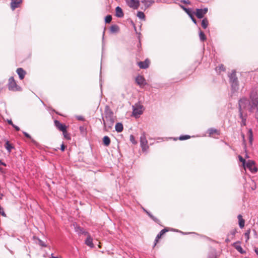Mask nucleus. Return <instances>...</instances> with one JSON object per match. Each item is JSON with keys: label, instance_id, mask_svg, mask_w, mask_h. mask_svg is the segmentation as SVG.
I'll use <instances>...</instances> for the list:
<instances>
[{"label": "nucleus", "instance_id": "nucleus-1", "mask_svg": "<svg viewBox=\"0 0 258 258\" xmlns=\"http://www.w3.org/2000/svg\"><path fill=\"white\" fill-rule=\"evenodd\" d=\"M251 104V100L249 101L245 97L241 98L239 101V116L241 119L240 124L242 126L246 125V124L247 114L245 110L248 109L250 112H252Z\"/></svg>", "mask_w": 258, "mask_h": 258}, {"label": "nucleus", "instance_id": "nucleus-2", "mask_svg": "<svg viewBox=\"0 0 258 258\" xmlns=\"http://www.w3.org/2000/svg\"><path fill=\"white\" fill-rule=\"evenodd\" d=\"M103 121L106 130L111 128L114 121L113 113L111 112H106L105 116L103 117Z\"/></svg>", "mask_w": 258, "mask_h": 258}, {"label": "nucleus", "instance_id": "nucleus-3", "mask_svg": "<svg viewBox=\"0 0 258 258\" xmlns=\"http://www.w3.org/2000/svg\"><path fill=\"white\" fill-rule=\"evenodd\" d=\"M144 111V107L140 103H136L133 106V115L137 118L141 115Z\"/></svg>", "mask_w": 258, "mask_h": 258}, {"label": "nucleus", "instance_id": "nucleus-4", "mask_svg": "<svg viewBox=\"0 0 258 258\" xmlns=\"http://www.w3.org/2000/svg\"><path fill=\"white\" fill-rule=\"evenodd\" d=\"M9 89L12 91H20L21 87L18 86L13 77L10 78L9 80Z\"/></svg>", "mask_w": 258, "mask_h": 258}, {"label": "nucleus", "instance_id": "nucleus-5", "mask_svg": "<svg viewBox=\"0 0 258 258\" xmlns=\"http://www.w3.org/2000/svg\"><path fill=\"white\" fill-rule=\"evenodd\" d=\"M140 143L142 150L143 151H146L149 148V146L148 145V141L146 139V134L145 132H143L142 134L140 137Z\"/></svg>", "mask_w": 258, "mask_h": 258}, {"label": "nucleus", "instance_id": "nucleus-6", "mask_svg": "<svg viewBox=\"0 0 258 258\" xmlns=\"http://www.w3.org/2000/svg\"><path fill=\"white\" fill-rule=\"evenodd\" d=\"M247 168L252 173H256L257 171V168L255 165V162L249 160L245 164V168Z\"/></svg>", "mask_w": 258, "mask_h": 258}, {"label": "nucleus", "instance_id": "nucleus-7", "mask_svg": "<svg viewBox=\"0 0 258 258\" xmlns=\"http://www.w3.org/2000/svg\"><path fill=\"white\" fill-rule=\"evenodd\" d=\"M126 3L131 8L138 9L140 6L139 0H125Z\"/></svg>", "mask_w": 258, "mask_h": 258}, {"label": "nucleus", "instance_id": "nucleus-8", "mask_svg": "<svg viewBox=\"0 0 258 258\" xmlns=\"http://www.w3.org/2000/svg\"><path fill=\"white\" fill-rule=\"evenodd\" d=\"M207 12L208 8L197 9L196 10V15L198 18L201 19L203 18L204 15L207 13Z\"/></svg>", "mask_w": 258, "mask_h": 258}, {"label": "nucleus", "instance_id": "nucleus-9", "mask_svg": "<svg viewBox=\"0 0 258 258\" xmlns=\"http://www.w3.org/2000/svg\"><path fill=\"white\" fill-rule=\"evenodd\" d=\"M136 82L141 87H143L146 84V80L142 76L140 75L136 78Z\"/></svg>", "mask_w": 258, "mask_h": 258}, {"label": "nucleus", "instance_id": "nucleus-10", "mask_svg": "<svg viewBox=\"0 0 258 258\" xmlns=\"http://www.w3.org/2000/svg\"><path fill=\"white\" fill-rule=\"evenodd\" d=\"M54 124L56 127L60 131L62 132L63 133H65L64 131H66V126L59 121L55 120L54 121Z\"/></svg>", "mask_w": 258, "mask_h": 258}, {"label": "nucleus", "instance_id": "nucleus-11", "mask_svg": "<svg viewBox=\"0 0 258 258\" xmlns=\"http://www.w3.org/2000/svg\"><path fill=\"white\" fill-rule=\"evenodd\" d=\"M22 3V1H18V0H12L11 3V7L13 11H14L16 8L19 7L20 4Z\"/></svg>", "mask_w": 258, "mask_h": 258}, {"label": "nucleus", "instance_id": "nucleus-12", "mask_svg": "<svg viewBox=\"0 0 258 258\" xmlns=\"http://www.w3.org/2000/svg\"><path fill=\"white\" fill-rule=\"evenodd\" d=\"M150 61L146 59L144 61H140L138 62V66L141 69H147L149 67Z\"/></svg>", "mask_w": 258, "mask_h": 258}, {"label": "nucleus", "instance_id": "nucleus-13", "mask_svg": "<svg viewBox=\"0 0 258 258\" xmlns=\"http://www.w3.org/2000/svg\"><path fill=\"white\" fill-rule=\"evenodd\" d=\"M231 86L232 90L233 92L237 91L238 90V80L230 81Z\"/></svg>", "mask_w": 258, "mask_h": 258}, {"label": "nucleus", "instance_id": "nucleus-14", "mask_svg": "<svg viewBox=\"0 0 258 258\" xmlns=\"http://www.w3.org/2000/svg\"><path fill=\"white\" fill-rule=\"evenodd\" d=\"M17 73L19 75V78L21 80H22L25 77L26 75L25 71L22 68H18L17 70Z\"/></svg>", "mask_w": 258, "mask_h": 258}, {"label": "nucleus", "instance_id": "nucleus-15", "mask_svg": "<svg viewBox=\"0 0 258 258\" xmlns=\"http://www.w3.org/2000/svg\"><path fill=\"white\" fill-rule=\"evenodd\" d=\"M115 15L118 18H122L123 17L124 14L123 11L119 7H117L115 9Z\"/></svg>", "mask_w": 258, "mask_h": 258}, {"label": "nucleus", "instance_id": "nucleus-16", "mask_svg": "<svg viewBox=\"0 0 258 258\" xmlns=\"http://www.w3.org/2000/svg\"><path fill=\"white\" fill-rule=\"evenodd\" d=\"M86 245L90 246V247H93L94 244L93 243V239L91 238L90 235H88L85 241Z\"/></svg>", "mask_w": 258, "mask_h": 258}, {"label": "nucleus", "instance_id": "nucleus-17", "mask_svg": "<svg viewBox=\"0 0 258 258\" xmlns=\"http://www.w3.org/2000/svg\"><path fill=\"white\" fill-rule=\"evenodd\" d=\"M238 224L240 228H243L245 224V220L242 218L241 215L239 214L237 216Z\"/></svg>", "mask_w": 258, "mask_h": 258}, {"label": "nucleus", "instance_id": "nucleus-18", "mask_svg": "<svg viewBox=\"0 0 258 258\" xmlns=\"http://www.w3.org/2000/svg\"><path fill=\"white\" fill-rule=\"evenodd\" d=\"M234 247L235 249L240 253H244L245 251L243 250L241 246L240 245L239 242H235L234 243Z\"/></svg>", "mask_w": 258, "mask_h": 258}, {"label": "nucleus", "instance_id": "nucleus-19", "mask_svg": "<svg viewBox=\"0 0 258 258\" xmlns=\"http://www.w3.org/2000/svg\"><path fill=\"white\" fill-rule=\"evenodd\" d=\"M141 2L145 5L146 8H148L154 3V1L152 0H142Z\"/></svg>", "mask_w": 258, "mask_h": 258}, {"label": "nucleus", "instance_id": "nucleus-20", "mask_svg": "<svg viewBox=\"0 0 258 258\" xmlns=\"http://www.w3.org/2000/svg\"><path fill=\"white\" fill-rule=\"evenodd\" d=\"M115 130L118 133L121 132L123 130V125L121 123L118 122L115 124Z\"/></svg>", "mask_w": 258, "mask_h": 258}, {"label": "nucleus", "instance_id": "nucleus-21", "mask_svg": "<svg viewBox=\"0 0 258 258\" xmlns=\"http://www.w3.org/2000/svg\"><path fill=\"white\" fill-rule=\"evenodd\" d=\"M230 81L234 80L237 81V78L236 77V72L235 71H232L231 73L229 75Z\"/></svg>", "mask_w": 258, "mask_h": 258}, {"label": "nucleus", "instance_id": "nucleus-22", "mask_svg": "<svg viewBox=\"0 0 258 258\" xmlns=\"http://www.w3.org/2000/svg\"><path fill=\"white\" fill-rule=\"evenodd\" d=\"M103 142L105 146H108L110 143V140L108 136H104L103 139Z\"/></svg>", "mask_w": 258, "mask_h": 258}, {"label": "nucleus", "instance_id": "nucleus-23", "mask_svg": "<svg viewBox=\"0 0 258 258\" xmlns=\"http://www.w3.org/2000/svg\"><path fill=\"white\" fill-rule=\"evenodd\" d=\"M167 231V230L166 229H162L160 233L157 235L155 239V241L157 242L159 238L161 237L162 235H163Z\"/></svg>", "mask_w": 258, "mask_h": 258}, {"label": "nucleus", "instance_id": "nucleus-24", "mask_svg": "<svg viewBox=\"0 0 258 258\" xmlns=\"http://www.w3.org/2000/svg\"><path fill=\"white\" fill-rule=\"evenodd\" d=\"M248 139L249 143L251 145L253 141V134L251 129H249L248 132Z\"/></svg>", "mask_w": 258, "mask_h": 258}, {"label": "nucleus", "instance_id": "nucleus-25", "mask_svg": "<svg viewBox=\"0 0 258 258\" xmlns=\"http://www.w3.org/2000/svg\"><path fill=\"white\" fill-rule=\"evenodd\" d=\"M208 133L210 136H211L213 134H217V135H219V131L215 128H211L208 130Z\"/></svg>", "mask_w": 258, "mask_h": 258}, {"label": "nucleus", "instance_id": "nucleus-26", "mask_svg": "<svg viewBox=\"0 0 258 258\" xmlns=\"http://www.w3.org/2000/svg\"><path fill=\"white\" fill-rule=\"evenodd\" d=\"M208 26V21L207 18H204L202 21V26L204 29H206Z\"/></svg>", "mask_w": 258, "mask_h": 258}, {"label": "nucleus", "instance_id": "nucleus-27", "mask_svg": "<svg viewBox=\"0 0 258 258\" xmlns=\"http://www.w3.org/2000/svg\"><path fill=\"white\" fill-rule=\"evenodd\" d=\"M119 30V27L116 25H114L111 26L110 31L112 33H115L118 32Z\"/></svg>", "mask_w": 258, "mask_h": 258}, {"label": "nucleus", "instance_id": "nucleus-28", "mask_svg": "<svg viewBox=\"0 0 258 258\" xmlns=\"http://www.w3.org/2000/svg\"><path fill=\"white\" fill-rule=\"evenodd\" d=\"M199 37L201 41H204L206 39V37L203 32L200 31L199 32Z\"/></svg>", "mask_w": 258, "mask_h": 258}, {"label": "nucleus", "instance_id": "nucleus-29", "mask_svg": "<svg viewBox=\"0 0 258 258\" xmlns=\"http://www.w3.org/2000/svg\"><path fill=\"white\" fill-rule=\"evenodd\" d=\"M5 147L9 152L11 151V150L13 148V147L7 141L5 144Z\"/></svg>", "mask_w": 258, "mask_h": 258}, {"label": "nucleus", "instance_id": "nucleus-30", "mask_svg": "<svg viewBox=\"0 0 258 258\" xmlns=\"http://www.w3.org/2000/svg\"><path fill=\"white\" fill-rule=\"evenodd\" d=\"M238 158H239V161L242 163V166H243V168H244V169L245 170V164H246V162L245 161V159H244L242 157V156L240 155L238 156Z\"/></svg>", "mask_w": 258, "mask_h": 258}, {"label": "nucleus", "instance_id": "nucleus-31", "mask_svg": "<svg viewBox=\"0 0 258 258\" xmlns=\"http://www.w3.org/2000/svg\"><path fill=\"white\" fill-rule=\"evenodd\" d=\"M23 133L26 137L31 140L32 142H33L35 144H37V142L31 138V137L27 133L25 132H23Z\"/></svg>", "mask_w": 258, "mask_h": 258}, {"label": "nucleus", "instance_id": "nucleus-32", "mask_svg": "<svg viewBox=\"0 0 258 258\" xmlns=\"http://www.w3.org/2000/svg\"><path fill=\"white\" fill-rule=\"evenodd\" d=\"M137 16L140 19H145V16L143 12H138L137 13Z\"/></svg>", "mask_w": 258, "mask_h": 258}, {"label": "nucleus", "instance_id": "nucleus-33", "mask_svg": "<svg viewBox=\"0 0 258 258\" xmlns=\"http://www.w3.org/2000/svg\"><path fill=\"white\" fill-rule=\"evenodd\" d=\"M250 232V230L248 229L244 233V236L246 238V241H247L249 239Z\"/></svg>", "mask_w": 258, "mask_h": 258}, {"label": "nucleus", "instance_id": "nucleus-34", "mask_svg": "<svg viewBox=\"0 0 258 258\" xmlns=\"http://www.w3.org/2000/svg\"><path fill=\"white\" fill-rule=\"evenodd\" d=\"M112 20L111 15H107L105 18V21L106 23H109Z\"/></svg>", "mask_w": 258, "mask_h": 258}, {"label": "nucleus", "instance_id": "nucleus-35", "mask_svg": "<svg viewBox=\"0 0 258 258\" xmlns=\"http://www.w3.org/2000/svg\"><path fill=\"white\" fill-rule=\"evenodd\" d=\"M216 70L217 72L220 73L221 71H224V68L223 65H220L219 67H217Z\"/></svg>", "mask_w": 258, "mask_h": 258}, {"label": "nucleus", "instance_id": "nucleus-36", "mask_svg": "<svg viewBox=\"0 0 258 258\" xmlns=\"http://www.w3.org/2000/svg\"><path fill=\"white\" fill-rule=\"evenodd\" d=\"M190 138V136L188 135L181 136L179 137L180 140H184Z\"/></svg>", "mask_w": 258, "mask_h": 258}, {"label": "nucleus", "instance_id": "nucleus-37", "mask_svg": "<svg viewBox=\"0 0 258 258\" xmlns=\"http://www.w3.org/2000/svg\"><path fill=\"white\" fill-rule=\"evenodd\" d=\"M130 141L134 144H136L137 143V142L135 141L134 137L133 135L130 136Z\"/></svg>", "mask_w": 258, "mask_h": 258}, {"label": "nucleus", "instance_id": "nucleus-38", "mask_svg": "<svg viewBox=\"0 0 258 258\" xmlns=\"http://www.w3.org/2000/svg\"><path fill=\"white\" fill-rule=\"evenodd\" d=\"M38 243L40 245L43 246V247H46V245L45 244V243L42 241L41 240H39Z\"/></svg>", "mask_w": 258, "mask_h": 258}, {"label": "nucleus", "instance_id": "nucleus-39", "mask_svg": "<svg viewBox=\"0 0 258 258\" xmlns=\"http://www.w3.org/2000/svg\"><path fill=\"white\" fill-rule=\"evenodd\" d=\"M64 133H63V135L64 138L68 140L70 139V137L69 135L67 133V131H64Z\"/></svg>", "mask_w": 258, "mask_h": 258}, {"label": "nucleus", "instance_id": "nucleus-40", "mask_svg": "<svg viewBox=\"0 0 258 258\" xmlns=\"http://www.w3.org/2000/svg\"><path fill=\"white\" fill-rule=\"evenodd\" d=\"M252 182L253 183V185L251 186V188L252 190H254L256 188V184L253 181H252Z\"/></svg>", "mask_w": 258, "mask_h": 258}, {"label": "nucleus", "instance_id": "nucleus-41", "mask_svg": "<svg viewBox=\"0 0 258 258\" xmlns=\"http://www.w3.org/2000/svg\"><path fill=\"white\" fill-rule=\"evenodd\" d=\"M12 126L15 128V130L17 131H19L20 130V128L18 126L15 125V124H12Z\"/></svg>", "mask_w": 258, "mask_h": 258}, {"label": "nucleus", "instance_id": "nucleus-42", "mask_svg": "<svg viewBox=\"0 0 258 258\" xmlns=\"http://www.w3.org/2000/svg\"><path fill=\"white\" fill-rule=\"evenodd\" d=\"M65 149V146L64 145V144H62L61 146V150L62 151H63Z\"/></svg>", "mask_w": 258, "mask_h": 258}, {"label": "nucleus", "instance_id": "nucleus-43", "mask_svg": "<svg viewBox=\"0 0 258 258\" xmlns=\"http://www.w3.org/2000/svg\"><path fill=\"white\" fill-rule=\"evenodd\" d=\"M190 16L192 21L194 22V23L195 24H197L196 20L194 17H192L191 15H190Z\"/></svg>", "mask_w": 258, "mask_h": 258}, {"label": "nucleus", "instance_id": "nucleus-44", "mask_svg": "<svg viewBox=\"0 0 258 258\" xmlns=\"http://www.w3.org/2000/svg\"><path fill=\"white\" fill-rule=\"evenodd\" d=\"M0 214H2V216H4V217H6V215L5 214V213L4 212V211L3 210H2L1 211V213H0Z\"/></svg>", "mask_w": 258, "mask_h": 258}, {"label": "nucleus", "instance_id": "nucleus-45", "mask_svg": "<svg viewBox=\"0 0 258 258\" xmlns=\"http://www.w3.org/2000/svg\"><path fill=\"white\" fill-rule=\"evenodd\" d=\"M8 123H9V124H11V125H12V124H13V122H12V121L11 120H9L8 121Z\"/></svg>", "mask_w": 258, "mask_h": 258}, {"label": "nucleus", "instance_id": "nucleus-46", "mask_svg": "<svg viewBox=\"0 0 258 258\" xmlns=\"http://www.w3.org/2000/svg\"><path fill=\"white\" fill-rule=\"evenodd\" d=\"M78 119L79 120H83V117L82 116H78Z\"/></svg>", "mask_w": 258, "mask_h": 258}, {"label": "nucleus", "instance_id": "nucleus-47", "mask_svg": "<svg viewBox=\"0 0 258 258\" xmlns=\"http://www.w3.org/2000/svg\"><path fill=\"white\" fill-rule=\"evenodd\" d=\"M254 251H255V252L256 253V254L258 255V248H255V249H254Z\"/></svg>", "mask_w": 258, "mask_h": 258}, {"label": "nucleus", "instance_id": "nucleus-48", "mask_svg": "<svg viewBox=\"0 0 258 258\" xmlns=\"http://www.w3.org/2000/svg\"><path fill=\"white\" fill-rule=\"evenodd\" d=\"M0 171H1L2 173L4 172V169H3L2 167H1V166H0Z\"/></svg>", "mask_w": 258, "mask_h": 258}, {"label": "nucleus", "instance_id": "nucleus-49", "mask_svg": "<svg viewBox=\"0 0 258 258\" xmlns=\"http://www.w3.org/2000/svg\"><path fill=\"white\" fill-rule=\"evenodd\" d=\"M183 8V9L187 13H188V9H186V8H184L183 7H182Z\"/></svg>", "mask_w": 258, "mask_h": 258}, {"label": "nucleus", "instance_id": "nucleus-50", "mask_svg": "<svg viewBox=\"0 0 258 258\" xmlns=\"http://www.w3.org/2000/svg\"><path fill=\"white\" fill-rule=\"evenodd\" d=\"M3 196V195L2 194H0V199H2Z\"/></svg>", "mask_w": 258, "mask_h": 258}, {"label": "nucleus", "instance_id": "nucleus-51", "mask_svg": "<svg viewBox=\"0 0 258 258\" xmlns=\"http://www.w3.org/2000/svg\"><path fill=\"white\" fill-rule=\"evenodd\" d=\"M242 138H243V141L244 142H245V140H244V136L243 135H242Z\"/></svg>", "mask_w": 258, "mask_h": 258}, {"label": "nucleus", "instance_id": "nucleus-52", "mask_svg": "<svg viewBox=\"0 0 258 258\" xmlns=\"http://www.w3.org/2000/svg\"><path fill=\"white\" fill-rule=\"evenodd\" d=\"M50 258H58V257H55V256H52L51 257H50Z\"/></svg>", "mask_w": 258, "mask_h": 258}, {"label": "nucleus", "instance_id": "nucleus-53", "mask_svg": "<svg viewBox=\"0 0 258 258\" xmlns=\"http://www.w3.org/2000/svg\"><path fill=\"white\" fill-rule=\"evenodd\" d=\"M3 210L2 208H1V207L0 206V213H1V211Z\"/></svg>", "mask_w": 258, "mask_h": 258}, {"label": "nucleus", "instance_id": "nucleus-54", "mask_svg": "<svg viewBox=\"0 0 258 258\" xmlns=\"http://www.w3.org/2000/svg\"><path fill=\"white\" fill-rule=\"evenodd\" d=\"M245 157L246 158H248V157L247 154H246Z\"/></svg>", "mask_w": 258, "mask_h": 258}, {"label": "nucleus", "instance_id": "nucleus-55", "mask_svg": "<svg viewBox=\"0 0 258 258\" xmlns=\"http://www.w3.org/2000/svg\"><path fill=\"white\" fill-rule=\"evenodd\" d=\"M148 214H149V216H150L151 217H152V216H151L150 214H149V213H148Z\"/></svg>", "mask_w": 258, "mask_h": 258}]
</instances>
